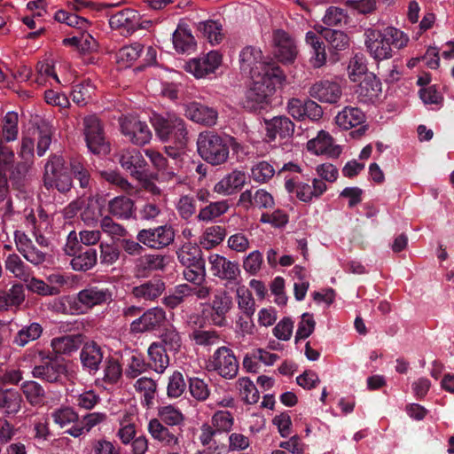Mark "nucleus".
Segmentation results:
<instances>
[{
	"instance_id": "de8ad7c7",
	"label": "nucleus",
	"mask_w": 454,
	"mask_h": 454,
	"mask_svg": "<svg viewBox=\"0 0 454 454\" xmlns=\"http://www.w3.org/2000/svg\"><path fill=\"white\" fill-rule=\"evenodd\" d=\"M162 343L163 348L168 352L176 353L179 351L182 340L176 329L170 325L166 327L160 335V341Z\"/></svg>"
},
{
	"instance_id": "423d86ee",
	"label": "nucleus",
	"mask_w": 454,
	"mask_h": 454,
	"mask_svg": "<svg viewBox=\"0 0 454 454\" xmlns=\"http://www.w3.org/2000/svg\"><path fill=\"white\" fill-rule=\"evenodd\" d=\"M44 185L48 189L56 188L61 193L69 192L73 187L72 176L68 173L62 156H51L45 165Z\"/></svg>"
},
{
	"instance_id": "dca6fc26",
	"label": "nucleus",
	"mask_w": 454,
	"mask_h": 454,
	"mask_svg": "<svg viewBox=\"0 0 454 454\" xmlns=\"http://www.w3.org/2000/svg\"><path fill=\"white\" fill-rule=\"evenodd\" d=\"M105 357V351L94 340L83 342L80 352L82 370L90 375H95L100 369Z\"/></svg>"
},
{
	"instance_id": "a211bd4d",
	"label": "nucleus",
	"mask_w": 454,
	"mask_h": 454,
	"mask_svg": "<svg viewBox=\"0 0 454 454\" xmlns=\"http://www.w3.org/2000/svg\"><path fill=\"white\" fill-rule=\"evenodd\" d=\"M233 307L232 297L226 291H217L210 302V319L214 325L223 327L227 325L226 315Z\"/></svg>"
},
{
	"instance_id": "2f4dec72",
	"label": "nucleus",
	"mask_w": 454,
	"mask_h": 454,
	"mask_svg": "<svg viewBox=\"0 0 454 454\" xmlns=\"http://www.w3.org/2000/svg\"><path fill=\"white\" fill-rule=\"evenodd\" d=\"M69 169L72 178L79 182V186L83 190L91 188L92 179L86 160L81 155H73L69 158Z\"/></svg>"
},
{
	"instance_id": "09e8293b",
	"label": "nucleus",
	"mask_w": 454,
	"mask_h": 454,
	"mask_svg": "<svg viewBox=\"0 0 454 454\" xmlns=\"http://www.w3.org/2000/svg\"><path fill=\"white\" fill-rule=\"evenodd\" d=\"M5 268L16 278L23 280L26 283V286L28 288V271L25 262L18 254H12L8 255L5 260Z\"/></svg>"
},
{
	"instance_id": "603ef678",
	"label": "nucleus",
	"mask_w": 454,
	"mask_h": 454,
	"mask_svg": "<svg viewBox=\"0 0 454 454\" xmlns=\"http://www.w3.org/2000/svg\"><path fill=\"white\" fill-rule=\"evenodd\" d=\"M28 165L26 161L18 162L12 169L10 180L12 185L20 192H26L27 185V175Z\"/></svg>"
},
{
	"instance_id": "4be33fe9",
	"label": "nucleus",
	"mask_w": 454,
	"mask_h": 454,
	"mask_svg": "<svg viewBox=\"0 0 454 454\" xmlns=\"http://www.w3.org/2000/svg\"><path fill=\"white\" fill-rule=\"evenodd\" d=\"M364 35L365 46L374 59L383 60L391 58V50L385 43L382 29L368 28Z\"/></svg>"
},
{
	"instance_id": "0eeeda50",
	"label": "nucleus",
	"mask_w": 454,
	"mask_h": 454,
	"mask_svg": "<svg viewBox=\"0 0 454 454\" xmlns=\"http://www.w3.org/2000/svg\"><path fill=\"white\" fill-rule=\"evenodd\" d=\"M83 133L87 147L96 155H106L110 153V145L106 141L103 125L99 119L92 114L83 118Z\"/></svg>"
},
{
	"instance_id": "6e6552de",
	"label": "nucleus",
	"mask_w": 454,
	"mask_h": 454,
	"mask_svg": "<svg viewBox=\"0 0 454 454\" xmlns=\"http://www.w3.org/2000/svg\"><path fill=\"white\" fill-rule=\"evenodd\" d=\"M30 225L33 226V235L40 249L30 245V263L39 265L46 261L47 257H51L52 252V245L49 238L45 236V232L50 233V223L47 221L37 223L35 216L30 213Z\"/></svg>"
},
{
	"instance_id": "864d4df0",
	"label": "nucleus",
	"mask_w": 454,
	"mask_h": 454,
	"mask_svg": "<svg viewBox=\"0 0 454 454\" xmlns=\"http://www.w3.org/2000/svg\"><path fill=\"white\" fill-rule=\"evenodd\" d=\"M274 167L268 161L262 160L253 166L252 177L257 183H267L275 175Z\"/></svg>"
},
{
	"instance_id": "4468645a",
	"label": "nucleus",
	"mask_w": 454,
	"mask_h": 454,
	"mask_svg": "<svg viewBox=\"0 0 454 454\" xmlns=\"http://www.w3.org/2000/svg\"><path fill=\"white\" fill-rule=\"evenodd\" d=\"M210 270L212 274L227 281L229 284H238L240 276L239 265L236 262L228 260L226 257L218 254H213L208 257Z\"/></svg>"
},
{
	"instance_id": "6e6d98bb",
	"label": "nucleus",
	"mask_w": 454,
	"mask_h": 454,
	"mask_svg": "<svg viewBox=\"0 0 454 454\" xmlns=\"http://www.w3.org/2000/svg\"><path fill=\"white\" fill-rule=\"evenodd\" d=\"M100 263L105 266L113 265L121 256V250L115 244H100Z\"/></svg>"
},
{
	"instance_id": "f3484780",
	"label": "nucleus",
	"mask_w": 454,
	"mask_h": 454,
	"mask_svg": "<svg viewBox=\"0 0 454 454\" xmlns=\"http://www.w3.org/2000/svg\"><path fill=\"white\" fill-rule=\"evenodd\" d=\"M266 137L270 142L277 137L281 140L290 139L294 133V123L286 115H278L271 119H264Z\"/></svg>"
},
{
	"instance_id": "ea45409f",
	"label": "nucleus",
	"mask_w": 454,
	"mask_h": 454,
	"mask_svg": "<svg viewBox=\"0 0 454 454\" xmlns=\"http://www.w3.org/2000/svg\"><path fill=\"white\" fill-rule=\"evenodd\" d=\"M200 32L211 44H218L223 39V25L218 20H207L196 25Z\"/></svg>"
},
{
	"instance_id": "a19ab883",
	"label": "nucleus",
	"mask_w": 454,
	"mask_h": 454,
	"mask_svg": "<svg viewBox=\"0 0 454 454\" xmlns=\"http://www.w3.org/2000/svg\"><path fill=\"white\" fill-rule=\"evenodd\" d=\"M173 44L176 51L182 54H190L196 49V41L190 30L176 29L173 34Z\"/></svg>"
},
{
	"instance_id": "2eb2a0df",
	"label": "nucleus",
	"mask_w": 454,
	"mask_h": 454,
	"mask_svg": "<svg viewBox=\"0 0 454 454\" xmlns=\"http://www.w3.org/2000/svg\"><path fill=\"white\" fill-rule=\"evenodd\" d=\"M119 163L137 180H144L148 176V165L140 151L137 149L122 150L119 153Z\"/></svg>"
},
{
	"instance_id": "7ed1b4c3",
	"label": "nucleus",
	"mask_w": 454,
	"mask_h": 454,
	"mask_svg": "<svg viewBox=\"0 0 454 454\" xmlns=\"http://www.w3.org/2000/svg\"><path fill=\"white\" fill-rule=\"evenodd\" d=\"M197 151L207 163L220 165L229 157V141L213 131L201 132L197 139Z\"/></svg>"
},
{
	"instance_id": "39448f33",
	"label": "nucleus",
	"mask_w": 454,
	"mask_h": 454,
	"mask_svg": "<svg viewBox=\"0 0 454 454\" xmlns=\"http://www.w3.org/2000/svg\"><path fill=\"white\" fill-rule=\"evenodd\" d=\"M24 372L20 368L7 370L0 377V408L7 413H16L20 409L21 395L14 388H8L7 385H17L23 380Z\"/></svg>"
},
{
	"instance_id": "7c9ffc66",
	"label": "nucleus",
	"mask_w": 454,
	"mask_h": 454,
	"mask_svg": "<svg viewBox=\"0 0 454 454\" xmlns=\"http://www.w3.org/2000/svg\"><path fill=\"white\" fill-rule=\"evenodd\" d=\"M246 180L245 172L233 170L215 184L214 192L223 195H231L240 190L246 184Z\"/></svg>"
},
{
	"instance_id": "13d9d810",
	"label": "nucleus",
	"mask_w": 454,
	"mask_h": 454,
	"mask_svg": "<svg viewBox=\"0 0 454 454\" xmlns=\"http://www.w3.org/2000/svg\"><path fill=\"white\" fill-rule=\"evenodd\" d=\"M316 322L313 318V315L308 312L303 313L301 320L298 324V329L295 334V342L297 343L300 340L307 339L314 332Z\"/></svg>"
},
{
	"instance_id": "79ce46f5",
	"label": "nucleus",
	"mask_w": 454,
	"mask_h": 454,
	"mask_svg": "<svg viewBox=\"0 0 454 454\" xmlns=\"http://www.w3.org/2000/svg\"><path fill=\"white\" fill-rule=\"evenodd\" d=\"M144 45L140 43H133L121 47L116 53V59L121 67H130L141 55Z\"/></svg>"
},
{
	"instance_id": "4c0bfd02",
	"label": "nucleus",
	"mask_w": 454,
	"mask_h": 454,
	"mask_svg": "<svg viewBox=\"0 0 454 454\" xmlns=\"http://www.w3.org/2000/svg\"><path fill=\"white\" fill-rule=\"evenodd\" d=\"M149 365L158 373H162L169 364L167 351L161 342H153L148 348Z\"/></svg>"
},
{
	"instance_id": "e2e57ef3",
	"label": "nucleus",
	"mask_w": 454,
	"mask_h": 454,
	"mask_svg": "<svg viewBox=\"0 0 454 454\" xmlns=\"http://www.w3.org/2000/svg\"><path fill=\"white\" fill-rule=\"evenodd\" d=\"M2 294L5 296L8 309L12 306H19L25 300L24 285L21 283L13 284L8 292L3 291Z\"/></svg>"
},
{
	"instance_id": "58836bf2",
	"label": "nucleus",
	"mask_w": 454,
	"mask_h": 454,
	"mask_svg": "<svg viewBox=\"0 0 454 454\" xmlns=\"http://www.w3.org/2000/svg\"><path fill=\"white\" fill-rule=\"evenodd\" d=\"M382 31L385 43L391 50V58L395 51L404 48L409 42V36L404 32L395 27H386Z\"/></svg>"
},
{
	"instance_id": "37998d69",
	"label": "nucleus",
	"mask_w": 454,
	"mask_h": 454,
	"mask_svg": "<svg viewBox=\"0 0 454 454\" xmlns=\"http://www.w3.org/2000/svg\"><path fill=\"white\" fill-rule=\"evenodd\" d=\"M230 206L228 200L209 202L208 205L200 210L197 218L199 221L209 222L225 214Z\"/></svg>"
},
{
	"instance_id": "9b49d317",
	"label": "nucleus",
	"mask_w": 454,
	"mask_h": 454,
	"mask_svg": "<svg viewBox=\"0 0 454 454\" xmlns=\"http://www.w3.org/2000/svg\"><path fill=\"white\" fill-rule=\"evenodd\" d=\"M287 113L298 121L309 119L311 121H317L323 116V108L311 98L301 99L292 98L286 104Z\"/></svg>"
},
{
	"instance_id": "a18cd8bd",
	"label": "nucleus",
	"mask_w": 454,
	"mask_h": 454,
	"mask_svg": "<svg viewBox=\"0 0 454 454\" xmlns=\"http://www.w3.org/2000/svg\"><path fill=\"white\" fill-rule=\"evenodd\" d=\"M95 92V86L90 80H85L73 86L72 99L80 106H86Z\"/></svg>"
},
{
	"instance_id": "ddd939ff",
	"label": "nucleus",
	"mask_w": 454,
	"mask_h": 454,
	"mask_svg": "<svg viewBox=\"0 0 454 454\" xmlns=\"http://www.w3.org/2000/svg\"><path fill=\"white\" fill-rule=\"evenodd\" d=\"M121 131L132 144L143 146L150 142L153 134L146 122L136 117H125L121 121Z\"/></svg>"
},
{
	"instance_id": "c03bdc74",
	"label": "nucleus",
	"mask_w": 454,
	"mask_h": 454,
	"mask_svg": "<svg viewBox=\"0 0 454 454\" xmlns=\"http://www.w3.org/2000/svg\"><path fill=\"white\" fill-rule=\"evenodd\" d=\"M148 430L151 435L167 445H172L177 443V438L176 435L169 431V429L164 427L160 420L153 419L149 422Z\"/></svg>"
},
{
	"instance_id": "49530a36",
	"label": "nucleus",
	"mask_w": 454,
	"mask_h": 454,
	"mask_svg": "<svg viewBox=\"0 0 454 454\" xmlns=\"http://www.w3.org/2000/svg\"><path fill=\"white\" fill-rule=\"evenodd\" d=\"M18 114L15 112H8L0 126L1 139L10 142L15 140L18 134Z\"/></svg>"
},
{
	"instance_id": "3c124183",
	"label": "nucleus",
	"mask_w": 454,
	"mask_h": 454,
	"mask_svg": "<svg viewBox=\"0 0 454 454\" xmlns=\"http://www.w3.org/2000/svg\"><path fill=\"white\" fill-rule=\"evenodd\" d=\"M238 306L247 317L251 318L255 311V302L251 292L244 286L237 288Z\"/></svg>"
},
{
	"instance_id": "cd10ccee",
	"label": "nucleus",
	"mask_w": 454,
	"mask_h": 454,
	"mask_svg": "<svg viewBox=\"0 0 454 454\" xmlns=\"http://www.w3.org/2000/svg\"><path fill=\"white\" fill-rule=\"evenodd\" d=\"M30 123L38 131V142L36 145V153L38 156H43L51 143V136L53 133V126L51 122L39 115H35L30 120Z\"/></svg>"
},
{
	"instance_id": "c756f323",
	"label": "nucleus",
	"mask_w": 454,
	"mask_h": 454,
	"mask_svg": "<svg viewBox=\"0 0 454 454\" xmlns=\"http://www.w3.org/2000/svg\"><path fill=\"white\" fill-rule=\"evenodd\" d=\"M84 339L82 333L63 335L53 338L51 346L56 354L70 356L82 346Z\"/></svg>"
},
{
	"instance_id": "680f3d73",
	"label": "nucleus",
	"mask_w": 454,
	"mask_h": 454,
	"mask_svg": "<svg viewBox=\"0 0 454 454\" xmlns=\"http://www.w3.org/2000/svg\"><path fill=\"white\" fill-rule=\"evenodd\" d=\"M200 254H202L200 248L191 243L184 244L176 252L178 262L184 267L191 264Z\"/></svg>"
},
{
	"instance_id": "bf43d9fd",
	"label": "nucleus",
	"mask_w": 454,
	"mask_h": 454,
	"mask_svg": "<svg viewBox=\"0 0 454 454\" xmlns=\"http://www.w3.org/2000/svg\"><path fill=\"white\" fill-rule=\"evenodd\" d=\"M348 72L350 80L353 82H358L362 76L364 77L368 74L363 56L355 55L350 59Z\"/></svg>"
},
{
	"instance_id": "c85d7f7f",
	"label": "nucleus",
	"mask_w": 454,
	"mask_h": 454,
	"mask_svg": "<svg viewBox=\"0 0 454 454\" xmlns=\"http://www.w3.org/2000/svg\"><path fill=\"white\" fill-rule=\"evenodd\" d=\"M381 92V82L373 73L365 74L360 81L356 94L360 101L372 102Z\"/></svg>"
},
{
	"instance_id": "052dcab7",
	"label": "nucleus",
	"mask_w": 454,
	"mask_h": 454,
	"mask_svg": "<svg viewBox=\"0 0 454 454\" xmlns=\"http://www.w3.org/2000/svg\"><path fill=\"white\" fill-rule=\"evenodd\" d=\"M158 414L160 419L168 426L179 425L184 420L182 412L172 405L160 407Z\"/></svg>"
},
{
	"instance_id": "0e129e2a",
	"label": "nucleus",
	"mask_w": 454,
	"mask_h": 454,
	"mask_svg": "<svg viewBox=\"0 0 454 454\" xmlns=\"http://www.w3.org/2000/svg\"><path fill=\"white\" fill-rule=\"evenodd\" d=\"M185 388L186 383L184 375L178 371L174 372L168 384V395L169 397H179Z\"/></svg>"
},
{
	"instance_id": "b1692460",
	"label": "nucleus",
	"mask_w": 454,
	"mask_h": 454,
	"mask_svg": "<svg viewBox=\"0 0 454 454\" xmlns=\"http://www.w3.org/2000/svg\"><path fill=\"white\" fill-rule=\"evenodd\" d=\"M307 147L317 155L325 154L331 158H337L341 153L340 146L334 145L333 137L325 130L319 131L317 137L309 140Z\"/></svg>"
},
{
	"instance_id": "f704fd0d",
	"label": "nucleus",
	"mask_w": 454,
	"mask_h": 454,
	"mask_svg": "<svg viewBox=\"0 0 454 454\" xmlns=\"http://www.w3.org/2000/svg\"><path fill=\"white\" fill-rule=\"evenodd\" d=\"M98 262V251L93 247H83L71 260V266L76 271L91 270Z\"/></svg>"
},
{
	"instance_id": "6ab92c4d",
	"label": "nucleus",
	"mask_w": 454,
	"mask_h": 454,
	"mask_svg": "<svg viewBox=\"0 0 454 454\" xmlns=\"http://www.w3.org/2000/svg\"><path fill=\"white\" fill-rule=\"evenodd\" d=\"M309 94L321 103L336 104L341 98L342 90L337 82L322 80L309 87Z\"/></svg>"
},
{
	"instance_id": "338daca9",
	"label": "nucleus",
	"mask_w": 454,
	"mask_h": 454,
	"mask_svg": "<svg viewBox=\"0 0 454 454\" xmlns=\"http://www.w3.org/2000/svg\"><path fill=\"white\" fill-rule=\"evenodd\" d=\"M189 390L192 397L198 401H205L209 396L210 393L207 384L199 378L190 379Z\"/></svg>"
},
{
	"instance_id": "393cba45",
	"label": "nucleus",
	"mask_w": 454,
	"mask_h": 454,
	"mask_svg": "<svg viewBox=\"0 0 454 454\" xmlns=\"http://www.w3.org/2000/svg\"><path fill=\"white\" fill-rule=\"evenodd\" d=\"M276 45L275 54L281 62L291 63L297 55V49L294 41L283 30H277L274 33Z\"/></svg>"
},
{
	"instance_id": "5fc2aeb1",
	"label": "nucleus",
	"mask_w": 454,
	"mask_h": 454,
	"mask_svg": "<svg viewBox=\"0 0 454 454\" xmlns=\"http://www.w3.org/2000/svg\"><path fill=\"white\" fill-rule=\"evenodd\" d=\"M122 375V369L120 363L113 358L106 359L103 380L107 384H116Z\"/></svg>"
},
{
	"instance_id": "8fccbe9b",
	"label": "nucleus",
	"mask_w": 454,
	"mask_h": 454,
	"mask_svg": "<svg viewBox=\"0 0 454 454\" xmlns=\"http://www.w3.org/2000/svg\"><path fill=\"white\" fill-rule=\"evenodd\" d=\"M226 236V230L220 225L207 227L203 233L201 245L204 248L209 249L219 245Z\"/></svg>"
},
{
	"instance_id": "bb28decb",
	"label": "nucleus",
	"mask_w": 454,
	"mask_h": 454,
	"mask_svg": "<svg viewBox=\"0 0 454 454\" xmlns=\"http://www.w3.org/2000/svg\"><path fill=\"white\" fill-rule=\"evenodd\" d=\"M185 116L194 122L212 126L217 119V112L198 102H192L185 106Z\"/></svg>"
},
{
	"instance_id": "a878e982",
	"label": "nucleus",
	"mask_w": 454,
	"mask_h": 454,
	"mask_svg": "<svg viewBox=\"0 0 454 454\" xmlns=\"http://www.w3.org/2000/svg\"><path fill=\"white\" fill-rule=\"evenodd\" d=\"M321 35L328 43V51L333 62L339 60L338 52L349 46L348 35L340 30L324 28Z\"/></svg>"
},
{
	"instance_id": "473e14b6",
	"label": "nucleus",
	"mask_w": 454,
	"mask_h": 454,
	"mask_svg": "<svg viewBox=\"0 0 454 454\" xmlns=\"http://www.w3.org/2000/svg\"><path fill=\"white\" fill-rule=\"evenodd\" d=\"M306 43L310 47V62L316 68L321 67L326 62L325 44L322 35H317L313 31L306 33Z\"/></svg>"
},
{
	"instance_id": "f8f14e48",
	"label": "nucleus",
	"mask_w": 454,
	"mask_h": 454,
	"mask_svg": "<svg viewBox=\"0 0 454 454\" xmlns=\"http://www.w3.org/2000/svg\"><path fill=\"white\" fill-rule=\"evenodd\" d=\"M209 366L225 379H233L239 371V362L233 351L224 346L214 352L209 360Z\"/></svg>"
},
{
	"instance_id": "412c9836",
	"label": "nucleus",
	"mask_w": 454,
	"mask_h": 454,
	"mask_svg": "<svg viewBox=\"0 0 454 454\" xmlns=\"http://www.w3.org/2000/svg\"><path fill=\"white\" fill-rule=\"evenodd\" d=\"M110 27L121 30V34L130 35L140 28V14L134 9H124L112 15L109 19Z\"/></svg>"
},
{
	"instance_id": "72a5a7b5",
	"label": "nucleus",
	"mask_w": 454,
	"mask_h": 454,
	"mask_svg": "<svg viewBox=\"0 0 454 454\" xmlns=\"http://www.w3.org/2000/svg\"><path fill=\"white\" fill-rule=\"evenodd\" d=\"M111 299V293L106 288L90 286L77 294V301L86 309L106 302Z\"/></svg>"
},
{
	"instance_id": "aec40b11",
	"label": "nucleus",
	"mask_w": 454,
	"mask_h": 454,
	"mask_svg": "<svg viewBox=\"0 0 454 454\" xmlns=\"http://www.w3.org/2000/svg\"><path fill=\"white\" fill-rule=\"evenodd\" d=\"M222 56L215 51H211L201 59H192L186 63L185 69L196 78H202L212 74L220 66Z\"/></svg>"
},
{
	"instance_id": "1a4fd4ad",
	"label": "nucleus",
	"mask_w": 454,
	"mask_h": 454,
	"mask_svg": "<svg viewBox=\"0 0 454 454\" xmlns=\"http://www.w3.org/2000/svg\"><path fill=\"white\" fill-rule=\"evenodd\" d=\"M137 239L153 249H163L174 242L175 230L170 224L142 229L137 232Z\"/></svg>"
},
{
	"instance_id": "f257e3e1",
	"label": "nucleus",
	"mask_w": 454,
	"mask_h": 454,
	"mask_svg": "<svg viewBox=\"0 0 454 454\" xmlns=\"http://www.w3.org/2000/svg\"><path fill=\"white\" fill-rule=\"evenodd\" d=\"M239 64L241 72L252 80L243 107L254 113L266 110L277 87L286 80L283 71L275 62L265 61L262 51L253 46H247L240 51Z\"/></svg>"
},
{
	"instance_id": "9d476101",
	"label": "nucleus",
	"mask_w": 454,
	"mask_h": 454,
	"mask_svg": "<svg viewBox=\"0 0 454 454\" xmlns=\"http://www.w3.org/2000/svg\"><path fill=\"white\" fill-rule=\"evenodd\" d=\"M166 319V312L162 308L148 309L131 321L129 333L136 335L157 331L164 325Z\"/></svg>"
},
{
	"instance_id": "4d7b16f0",
	"label": "nucleus",
	"mask_w": 454,
	"mask_h": 454,
	"mask_svg": "<svg viewBox=\"0 0 454 454\" xmlns=\"http://www.w3.org/2000/svg\"><path fill=\"white\" fill-rule=\"evenodd\" d=\"M212 425L219 434L230 432L233 426V417L228 411H218L212 417Z\"/></svg>"
},
{
	"instance_id": "20e7f679",
	"label": "nucleus",
	"mask_w": 454,
	"mask_h": 454,
	"mask_svg": "<svg viewBox=\"0 0 454 454\" xmlns=\"http://www.w3.org/2000/svg\"><path fill=\"white\" fill-rule=\"evenodd\" d=\"M40 363L35 365L32 373L35 378H41L47 382L59 380L61 375L66 374L67 366L63 359L58 356H50L43 350L30 351V362Z\"/></svg>"
},
{
	"instance_id": "69168bd1",
	"label": "nucleus",
	"mask_w": 454,
	"mask_h": 454,
	"mask_svg": "<svg viewBox=\"0 0 454 454\" xmlns=\"http://www.w3.org/2000/svg\"><path fill=\"white\" fill-rule=\"evenodd\" d=\"M347 18L348 16L344 9L330 6L325 12L323 22L327 26H339L342 22L346 23Z\"/></svg>"
},
{
	"instance_id": "c9c22d12",
	"label": "nucleus",
	"mask_w": 454,
	"mask_h": 454,
	"mask_svg": "<svg viewBox=\"0 0 454 454\" xmlns=\"http://www.w3.org/2000/svg\"><path fill=\"white\" fill-rule=\"evenodd\" d=\"M134 201L127 196H117L109 200L108 212L118 219L128 220L134 214Z\"/></svg>"
},
{
	"instance_id": "e433bc0d",
	"label": "nucleus",
	"mask_w": 454,
	"mask_h": 454,
	"mask_svg": "<svg viewBox=\"0 0 454 454\" xmlns=\"http://www.w3.org/2000/svg\"><path fill=\"white\" fill-rule=\"evenodd\" d=\"M365 119L364 114L357 107L346 106L335 117L336 124L344 129H349L353 127L361 125Z\"/></svg>"
},
{
	"instance_id": "774afa93",
	"label": "nucleus",
	"mask_w": 454,
	"mask_h": 454,
	"mask_svg": "<svg viewBox=\"0 0 454 454\" xmlns=\"http://www.w3.org/2000/svg\"><path fill=\"white\" fill-rule=\"evenodd\" d=\"M52 418L53 421L63 428L70 423L76 422L79 417L72 408L65 407L52 412Z\"/></svg>"
},
{
	"instance_id": "5701e85b",
	"label": "nucleus",
	"mask_w": 454,
	"mask_h": 454,
	"mask_svg": "<svg viewBox=\"0 0 454 454\" xmlns=\"http://www.w3.org/2000/svg\"><path fill=\"white\" fill-rule=\"evenodd\" d=\"M166 288L165 282L159 278H153L131 289V295L137 301H152L161 295Z\"/></svg>"
},
{
	"instance_id": "f03ea898",
	"label": "nucleus",
	"mask_w": 454,
	"mask_h": 454,
	"mask_svg": "<svg viewBox=\"0 0 454 454\" xmlns=\"http://www.w3.org/2000/svg\"><path fill=\"white\" fill-rule=\"evenodd\" d=\"M150 121L156 137L160 141L173 143L180 147H186L189 142V131L183 118L174 113L153 114Z\"/></svg>"
}]
</instances>
